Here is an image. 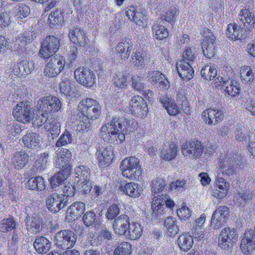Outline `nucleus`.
<instances>
[{"mask_svg": "<svg viewBox=\"0 0 255 255\" xmlns=\"http://www.w3.org/2000/svg\"><path fill=\"white\" fill-rule=\"evenodd\" d=\"M1 225V231L5 233L15 229L16 224L13 218H7L2 220Z\"/></svg>", "mask_w": 255, "mask_h": 255, "instance_id": "54", "label": "nucleus"}, {"mask_svg": "<svg viewBox=\"0 0 255 255\" xmlns=\"http://www.w3.org/2000/svg\"><path fill=\"white\" fill-rule=\"evenodd\" d=\"M15 17L18 19V22H22L24 18L26 17L30 13L29 7L24 4L21 3L16 5L13 10Z\"/></svg>", "mask_w": 255, "mask_h": 255, "instance_id": "38", "label": "nucleus"}, {"mask_svg": "<svg viewBox=\"0 0 255 255\" xmlns=\"http://www.w3.org/2000/svg\"><path fill=\"white\" fill-rule=\"evenodd\" d=\"M133 49V44L129 39H125L120 42L116 47L117 54L122 59L127 60L129 57L131 51Z\"/></svg>", "mask_w": 255, "mask_h": 255, "instance_id": "24", "label": "nucleus"}, {"mask_svg": "<svg viewBox=\"0 0 255 255\" xmlns=\"http://www.w3.org/2000/svg\"><path fill=\"white\" fill-rule=\"evenodd\" d=\"M44 128L49 131L53 138L57 137L60 132V125L57 120L53 118H49L45 123Z\"/></svg>", "mask_w": 255, "mask_h": 255, "instance_id": "33", "label": "nucleus"}, {"mask_svg": "<svg viewBox=\"0 0 255 255\" xmlns=\"http://www.w3.org/2000/svg\"><path fill=\"white\" fill-rule=\"evenodd\" d=\"M101 137L107 142L118 144L125 139L123 134H120L117 123V117L113 118L110 123L101 128Z\"/></svg>", "mask_w": 255, "mask_h": 255, "instance_id": "2", "label": "nucleus"}, {"mask_svg": "<svg viewBox=\"0 0 255 255\" xmlns=\"http://www.w3.org/2000/svg\"><path fill=\"white\" fill-rule=\"evenodd\" d=\"M228 83L230 84L225 86L226 89L225 91L232 97H235L238 95L240 93V89L238 84L236 82L234 83L233 82L231 81H229L228 82Z\"/></svg>", "mask_w": 255, "mask_h": 255, "instance_id": "59", "label": "nucleus"}, {"mask_svg": "<svg viewBox=\"0 0 255 255\" xmlns=\"http://www.w3.org/2000/svg\"><path fill=\"white\" fill-rule=\"evenodd\" d=\"M75 82L68 78L62 77L59 84L60 92L66 96H73L77 90L75 87Z\"/></svg>", "mask_w": 255, "mask_h": 255, "instance_id": "28", "label": "nucleus"}, {"mask_svg": "<svg viewBox=\"0 0 255 255\" xmlns=\"http://www.w3.org/2000/svg\"><path fill=\"white\" fill-rule=\"evenodd\" d=\"M240 248L245 255L251 254L255 250V234L253 230H249L245 232Z\"/></svg>", "mask_w": 255, "mask_h": 255, "instance_id": "16", "label": "nucleus"}, {"mask_svg": "<svg viewBox=\"0 0 255 255\" xmlns=\"http://www.w3.org/2000/svg\"><path fill=\"white\" fill-rule=\"evenodd\" d=\"M248 137L247 130L244 127H237L235 130V137L239 141H243Z\"/></svg>", "mask_w": 255, "mask_h": 255, "instance_id": "60", "label": "nucleus"}, {"mask_svg": "<svg viewBox=\"0 0 255 255\" xmlns=\"http://www.w3.org/2000/svg\"><path fill=\"white\" fill-rule=\"evenodd\" d=\"M202 116L206 124L211 125L217 124L222 121L224 118L223 112L218 109L210 108L205 110Z\"/></svg>", "mask_w": 255, "mask_h": 255, "instance_id": "18", "label": "nucleus"}, {"mask_svg": "<svg viewBox=\"0 0 255 255\" xmlns=\"http://www.w3.org/2000/svg\"><path fill=\"white\" fill-rule=\"evenodd\" d=\"M72 140L71 134L69 131H65L60 137L56 143L57 147L64 146L67 143H71Z\"/></svg>", "mask_w": 255, "mask_h": 255, "instance_id": "58", "label": "nucleus"}, {"mask_svg": "<svg viewBox=\"0 0 255 255\" xmlns=\"http://www.w3.org/2000/svg\"><path fill=\"white\" fill-rule=\"evenodd\" d=\"M69 36L73 43L81 46H84L89 42L85 33L82 29L79 28L70 30Z\"/></svg>", "mask_w": 255, "mask_h": 255, "instance_id": "23", "label": "nucleus"}, {"mask_svg": "<svg viewBox=\"0 0 255 255\" xmlns=\"http://www.w3.org/2000/svg\"><path fill=\"white\" fill-rule=\"evenodd\" d=\"M160 101L169 115L175 116L179 113V108L171 98L164 96L160 98Z\"/></svg>", "mask_w": 255, "mask_h": 255, "instance_id": "32", "label": "nucleus"}, {"mask_svg": "<svg viewBox=\"0 0 255 255\" xmlns=\"http://www.w3.org/2000/svg\"><path fill=\"white\" fill-rule=\"evenodd\" d=\"M122 189L125 194L129 197L136 198L140 196V190L136 183L133 182L127 183L124 187H122Z\"/></svg>", "mask_w": 255, "mask_h": 255, "instance_id": "35", "label": "nucleus"}, {"mask_svg": "<svg viewBox=\"0 0 255 255\" xmlns=\"http://www.w3.org/2000/svg\"><path fill=\"white\" fill-rule=\"evenodd\" d=\"M85 204L82 202H76L72 204L67 211V219L69 221L75 220L84 213Z\"/></svg>", "mask_w": 255, "mask_h": 255, "instance_id": "26", "label": "nucleus"}, {"mask_svg": "<svg viewBox=\"0 0 255 255\" xmlns=\"http://www.w3.org/2000/svg\"><path fill=\"white\" fill-rule=\"evenodd\" d=\"M29 156L25 151L16 152L12 157V165L16 169L23 168L28 161Z\"/></svg>", "mask_w": 255, "mask_h": 255, "instance_id": "29", "label": "nucleus"}, {"mask_svg": "<svg viewBox=\"0 0 255 255\" xmlns=\"http://www.w3.org/2000/svg\"><path fill=\"white\" fill-rule=\"evenodd\" d=\"M26 186L29 189L39 191H42L45 188L44 179L41 176L29 179L26 183Z\"/></svg>", "mask_w": 255, "mask_h": 255, "instance_id": "34", "label": "nucleus"}, {"mask_svg": "<svg viewBox=\"0 0 255 255\" xmlns=\"http://www.w3.org/2000/svg\"><path fill=\"white\" fill-rule=\"evenodd\" d=\"M54 163L55 167L60 169V171L66 172L67 174H70L71 166L70 164V161H68V159L65 158L64 160L57 157Z\"/></svg>", "mask_w": 255, "mask_h": 255, "instance_id": "47", "label": "nucleus"}, {"mask_svg": "<svg viewBox=\"0 0 255 255\" xmlns=\"http://www.w3.org/2000/svg\"><path fill=\"white\" fill-rule=\"evenodd\" d=\"M130 61L134 65H141L149 61V57L144 51H136L131 55Z\"/></svg>", "mask_w": 255, "mask_h": 255, "instance_id": "39", "label": "nucleus"}, {"mask_svg": "<svg viewBox=\"0 0 255 255\" xmlns=\"http://www.w3.org/2000/svg\"><path fill=\"white\" fill-rule=\"evenodd\" d=\"M48 21L50 27L61 25L64 21L62 13L58 9L52 10L49 15Z\"/></svg>", "mask_w": 255, "mask_h": 255, "instance_id": "37", "label": "nucleus"}, {"mask_svg": "<svg viewBox=\"0 0 255 255\" xmlns=\"http://www.w3.org/2000/svg\"><path fill=\"white\" fill-rule=\"evenodd\" d=\"M203 39L202 49L205 56L208 58L212 57L215 53V36L211 31L205 28L203 31Z\"/></svg>", "mask_w": 255, "mask_h": 255, "instance_id": "11", "label": "nucleus"}, {"mask_svg": "<svg viewBox=\"0 0 255 255\" xmlns=\"http://www.w3.org/2000/svg\"><path fill=\"white\" fill-rule=\"evenodd\" d=\"M126 14L128 19L132 20L139 26L144 27L147 25L146 11L144 8L141 7L135 8L131 6L127 10Z\"/></svg>", "mask_w": 255, "mask_h": 255, "instance_id": "15", "label": "nucleus"}, {"mask_svg": "<svg viewBox=\"0 0 255 255\" xmlns=\"http://www.w3.org/2000/svg\"><path fill=\"white\" fill-rule=\"evenodd\" d=\"M130 105L131 110L139 116H144L148 112L147 105L141 96H137L132 98Z\"/></svg>", "mask_w": 255, "mask_h": 255, "instance_id": "19", "label": "nucleus"}, {"mask_svg": "<svg viewBox=\"0 0 255 255\" xmlns=\"http://www.w3.org/2000/svg\"><path fill=\"white\" fill-rule=\"evenodd\" d=\"M177 70L179 76L183 80L188 81L193 78V77H194V71L192 67V66H187V69H186V70H184V69L179 68L178 69V70Z\"/></svg>", "mask_w": 255, "mask_h": 255, "instance_id": "53", "label": "nucleus"}, {"mask_svg": "<svg viewBox=\"0 0 255 255\" xmlns=\"http://www.w3.org/2000/svg\"><path fill=\"white\" fill-rule=\"evenodd\" d=\"M165 185V181L162 178L158 177L152 180L151 190L154 193H158L163 191Z\"/></svg>", "mask_w": 255, "mask_h": 255, "instance_id": "56", "label": "nucleus"}, {"mask_svg": "<svg viewBox=\"0 0 255 255\" xmlns=\"http://www.w3.org/2000/svg\"><path fill=\"white\" fill-rule=\"evenodd\" d=\"M238 155L235 153L222 155L219 163V174L222 173L224 177L233 176L236 173L235 162Z\"/></svg>", "mask_w": 255, "mask_h": 255, "instance_id": "4", "label": "nucleus"}, {"mask_svg": "<svg viewBox=\"0 0 255 255\" xmlns=\"http://www.w3.org/2000/svg\"><path fill=\"white\" fill-rule=\"evenodd\" d=\"M67 200H65L63 196L53 194L49 196L46 200V207L49 210L54 213L59 211L67 205Z\"/></svg>", "mask_w": 255, "mask_h": 255, "instance_id": "17", "label": "nucleus"}, {"mask_svg": "<svg viewBox=\"0 0 255 255\" xmlns=\"http://www.w3.org/2000/svg\"><path fill=\"white\" fill-rule=\"evenodd\" d=\"M174 205V201L167 195H161L154 197L151 204L152 216L157 219L161 215L164 213V210L166 207L171 208L173 207Z\"/></svg>", "mask_w": 255, "mask_h": 255, "instance_id": "6", "label": "nucleus"}, {"mask_svg": "<svg viewBox=\"0 0 255 255\" xmlns=\"http://www.w3.org/2000/svg\"><path fill=\"white\" fill-rule=\"evenodd\" d=\"M152 31L156 39H162L165 38L168 35L167 30L164 26L159 24L153 26Z\"/></svg>", "mask_w": 255, "mask_h": 255, "instance_id": "50", "label": "nucleus"}, {"mask_svg": "<svg viewBox=\"0 0 255 255\" xmlns=\"http://www.w3.org/2000/svg\"><path fill=\"white\" fill-rule=\"evenodd\" d=\"M46 115L47 113H46L45 114H37L35 118H34L33 116H32V120H33L32 125L33 127L39 128L42 126H44V127L45 128V123L49 119V118H48Z\"/></svg>", "mask_w": 255, "mask_h": 255, "instance_id": "55", "label": "nucleus"}, {"mask_svg": "<svg viewBox=\"0 0 255 255\" xmlns=\"http://www.w3.org/2000/svg\"><path fill=\"white\" fill-rule=\"evenodd\" d=\"M132 87L137 91H142L144 88L145 79L141 76L133 75L131 77Z\"/></svg>", "mask_w": 255, "mask_h": 255, "instance_id": "51", "label": "nucleus"}, {"mask_svg": "<svg viewBox=\"0 0 255 255\" xmlns=\"http://www.w3.org/2000/svg\"><path fill=\"white\" fill-rule=\"evenodd\" d=\"M229 213V209L225 206H219L214 211L211 220V224L214 229H219L225 224Z\"/></svg>", "mask_w": 255, "mask_h": 255, "instance_id": "13", "label": "nucleus"}, {"mask_svg": "<svg viewBox=\"0 0 255 255\" xmlns=\"http://www.w3.org/2000/svg\"><path fill=\"white\" fill-rule=\"evenodd\" d=\"M78 109L86 119L96 120L100 115V105L96 100L87 98L82 100L78 105Z\"/></svg>", "mask_w": 255, "mask_h": 255, "instance_id": "3", "label": "nucleus"}, {"mask_svg": "<svg viewBox=\"0 0 255 255\" xmlns=\"http://www.w3.org/2000/svg\"><path fill=\"white\" fill-rule=\"evenodd\" d=\"M129 225L128 217L126 215H122L115 219L113 226L117 234L126 235Z\"/></svg>", "mask_w": 255, "mask_h": 255, "instance_id": "20", "label": "nucleus"}, {"mask_svg": "<svg viewBox=\"0 0 255 255\" xmlns=\"http://www.w3.org/2000/svg\"><path fill=\"white\" fill-rule=\"evenodd\" d=\"M177 147L173 143L167 145H164L160 152L161 157L167 161H170L175 158L177 155Z\"/></svg>", "mask_w": 255, "mask_h": 255, "instance_id": "30", "label": "nucleus"}, {"mask_svg": "<svg viewBox=\"0 0 255 255\" xmlns=\"http://www.w3.org/2000/svg\"><path fill=\"white\" fill-rule=\"evenodd\" d=\"M131 245L128 242L121 243L116 248L114 255H129L131 253Z\"/></svg>", "mask_w": 255, "mask_h": 255, "instance_id": "49", "label": "nucleus"}, {"mask_svg": "<svg viewBox=\"0 0 255 255\" xmlns=\"http://www.w3.org/2000/svg\"><path fill=\"white\" fill-rule=\"evenodd\" d=\"M75 172L76 175V178L79 179L77 181L85 182L89 180L90 170L89 167L84 165H80L76 167Z\"/></svg>", "mask_w": 255, "mask_h": 255, "instance_id": "40", "label": "nucleus"}, {"mask_svg": "<svg viewBox=\"0 0 255 255\" xmlns=\"http://www.w3.org/2000/svg\"><path fill=\"white\" fill-rule=\"evenodd\" d=\"M177 244L181 250L188 251L192 247L193 237L187 234L180 235L177 240Z\"/></svg>", "mask_w": 255, "mask_h": 255, "instance_id": "36", "label": "nucleus"}, {"mask_svg": "<svg viewBox=\"0 0 255 255\" xmlns=\"http://www.w3.org/2000/svg\"><path fill=\"white\" fill-rule=\"evenodd\" d=\"M25 222L28 235H34L39 233L42 229V222L38 217L27 216Z\"/></svg>", "mask_w": 255, "mask_h": 255, "instance_id": "21", "label": "nucleus"}, {"mask_svg": "<svg viewBox=\"0 0 255 255\" xmlns=\"http://www.w3.org/2000/svg\"><path fill=\"white\" fill-rule=\"evenodd\" d=\"M128 230V235L132 240L139 238L142 233V228L140 224L138 223H132L130 224Z\"/></svg>", "mask_w": 255, "mask_h": 255, "instance_id": "41", "label": "nucleus"}, {"mask_svg": "<svg viewBox=\"0 0 255 255\" xmlns=\"http://www.w3.org/2000/svg\"><path fill=\"white\" fill-rule=\"evenodd\" d=\"M219 236L227 238L228 240H230L235 243L237 240L238 234L236 230L233 228H225L220 232Z\"/></svg>", "mask_w": 255, "mask_h": 255, "instance_id": "48", "label": "nucleus"}, {"mask_svg": "<svg viewBox=\"0 0 255 255\" xmlns=\"http://www.w3.org/2000/svg\"><path fill=\"white\" fill-rule=\"evenodd\" d=\"M70 174H67L63 171H59L50 178L51 186L55 189L61 185Z\"/></svg>", "mask_w": 255, "mask_h": 255, "instance_id": "43", "label": "nucleus"}, {"mask_svg": "<svg viewBox=\"0 0 255 255\" xmlns=\"http://www.w3.org/2000/svg\"><path fill=\"white\" fill-rule=\"evenodd\" d=\"M83 220L85 226H93L96 222V214L93 212L88 211L84 215Z\"/></svg>", "mask_w": 255, "mask_h": 255, "instance_id": "57", "label": "nucleus"}, {"mask_svg": "<svg viewBox=\"0 0 255 255\" xmlns=\"http://www.w3.org/2000/svg\"><path fill=\"white\" fill-rule=\"evenodd\" d=\"M10 23L9 13L4 11L0 12V30L7 27Z\"/></svg>", "mask_w": 255, "mask_h": 255, "instance_id": "63", "label": "nucleus"}, {"mask_svg": "<svg viewBox=\"0 0 255 255\" xmlns=\"http://www.w3.org/2000/svg\"><path fill=\"white\" fill-rule=\"evenodd\" d=\"M203 147L199 141H187L182 146L181 150L184 156L191 158H199L203 152Z\"/></svg>", "mask_w": 255, "mask_h": 255, "instance_id": "14", "label": "nucleus"}, {"mask_svg": "<svg viewBox=\"0 0 255 255\" xmlns=\"http://www.w3.org/2000/svg\"><path fill=\"white\" fill-rule=\"evenodd\" d=\"M117 123L119 132L120 134L125 135L133 131L135 128L134 122L132 121L128 120L125 117H117Z\"/></svg>", "mask_w": 255, "mask_h": 255, "instance_id": "25", "label": "nucleus"}, {"mask_svg": "<svg viewBox=\"0 0 255 255\" xmlns=\"http://www.w3.org/2000/svg\"><path fill=\"white\" fill-rule=\"evenodd\" d=\"M164 226L167 229V233L169 236L177 234L179 231L176 220L172 217H169L165 220Z\"/></svg>", "mask_w": 255, "mask_h": 255, "instance_id": "42", "label": "nucleus"}, {"mask_svg": "<svg viewBox=\"0 0 255 255\" xmlns=\"http://www.w3.org/2000/svg\"><path fill=\"white\" fill-rule=\"evenodd\" d=\"M217 69L213 66L209 65H205L201 71V76L207 80H213L217 75Z\"/></svg>", "mask_w": 255, "mask_h": 255, "instance_id": "44", "label": "nucleus"}, {"mask_svg": "<svg viewBox=\"0 0 255 255\" xmlns=\"http://www.w3.org/2000/svg\"><path fill=\"white\" fill-rule=\"evenodd\" d=\"M234 244L232 241L219 235L218 245L222 249L228 250L233 246Z\"/></svg>", "mask_w": 255, "mask_h": 255, "instance_id": "62", "label": "nucleus"}, {"mask_svg": "<svg viewBox=\"0 0 255 255\" xmlns=\"http://www.w3.org/2000/svg\"><path fill=\"white\" fill-rule=\"evenodd\" d=\"M178 13V10L176 7H172L162 15L161 18L168 22H172L175 20L176 16Z\"/></svg>", "mask_w": 255, "mask_h": 255, "instance_id": "52", "label": "nucleus"}, {"mask_svg": "<svg viewBox=\"0 0 255 255\" xmlns=\"http://www.w3.org/2000/svg\"><path fill=\"white\" fill-rule=\"evenodd\" d=\"M31 109L29 102H22L17 104L13 108L12 115L17 121L23 123H28L32 118Z\"/></svg>", "mask_w": 255, "mask_h": 255, "instance_id": "8", "label": "nucleus"}, {"mask_svg": "<svg viewBox=\"0 0 255 255\" xmlns=\"http://www.w3.org/2000/svg\"><path fill=\"white\" fill-rule=\"evenodd\" d=\"M240 77L242 82L244 84L252 83L254 80V74L251 69L248 66L241 69Z\"/></svg>", "mask_w": 255, "mask_h": 255, "instance_id": "46", "label": "nucleus"}, {"mask_svg": "<svg viewBox=\"0 0 255 255\" xmlns=\"http://www.w3.org/2000/svg\"><path fill=\"white\" fill-rule=\"evenodd\" d=\"M38 111L47 113L49 112H58L62 104L58 98L52 96L41 97L38 103Z\"/></svg>", "mask_w": 255, "mask_h": 255, "instance_id": "9", "label": "nucleus"}, {"mask_svg": "<svg viewBox=\"0 0 255 255\" xmlns=\"http://www.w3.org/2000/svg\"><path fill=\"white\" fill-rule=\"evenodd\" d=\"M114 83L117 87L124 88L128 85L127 77L124 74H117L114 79Z\"/></svg>", "mask_w": 255, "mask_h": 255, "instance_id": "61", "label": "nucleus"}, {"mask_svg": "<svg viewBox=\"0 0 255 255\" xmlns=\"http://www.w3.org/2000/svg\"><path fill=\"white\" fill-rule=\"evenodd\" d=\"M120 169L123 176L131 180L139 179L142 173L139 160L134 156L123 159L121 163Z\"/></svg>", "mask_w": 255, "mask_h": 255, "instance_id": "1", "label": "nucleus"}, {"mask_svg": "<svg viewBox=\"0 0 255 255\" xmlns=\"http://www.w3.org/2000/svg\"><path fill=\"white\" fill-rule=\"evenodd\" d=\"M33 246L39 254H45L50 250L51 244L45 237H40L36 238Z\"/></svg>", "mask_w": 255, "mask_h": 255, "instance_id": "31", "label": "nucleus"}, {"mask_svg": "<svg viewBox=\"0 0 255 255\" xmlns=\"http://www.w3.org/2000/svg\"><path fill=\"white\" fill-rule=\"evenodd\" d=\"M74 76L76 81L85 87H91L96 82V76L93 71L84 67L76 69Z\"/></svg>", "mask_w": 255, "mask_h": 255, "instance_id": "12", "label": "nucleus"}, {"mask_svg": "<svg viewBox=\"0 0 255 255\" xmlns=\"http://www.w3.org/2000/svg\"><path fill=\"white\" fill-rule=\"evenodd\" d=\"M65 64V60L62 57H52L46 64L44 73L47 77H55L64 69Z\"/></svg>", "mask_w": 255, "mask_h": 255, "instance_id": "10", "label": "nucleus"}, {"mask_svg": "<svg viewBox=\"0 0 255 255\" xmlns=\"http://www.w3.org/2000/svg\"><path fill=\"white\" fill-rule=\"evenodd\" d=\"M60 40L53 35L47 36L41 43L39 55L43 58H48L54 55L59 49Z\"/></svg>", "mask_w": 255, "mask_h": 255, "instance_id": "7", "label": "nucleus"}, {"mask_svg": "<svg viewBox=\"0 0 255 255\" xmlns=\"http://www.w3.org/2000/svg\"><path fill=\"white\" fill-rule=\"evenodd\" d=\"M62 191L64 194L62 196L67 197H72L74 195L76 192V188L74 185L72 183H68L65 184L63 188Z\"/></svg>", "mask_w": 255, "mask_h": 255, "instance_id": "64", "label": "nucleus"}, {"mask_svg": "<svg viewBox=\"0 0 255 255\" xmlns=\"http://www.w3.org/2000/svg\"><path fill=\"white\" fill-rule=\"evenodd\" d=\"M239 20L243 23L245 31H251L255 23L254 14L248 9H242L239 14Z\"/></svg>", "mask_w": 255, "mask_h": 255, "instance_id": "22", "label": "nucleus"}, {"mask_svg": "<svg viewBox=\"0 0 255 255\" xmlns=\"http://www.w3.org/2000/svg\"><path fill=\"white\" fill-rule=\"evenodd\" d=\"M22 142L27 148L34 149L40 146L41 138L35 132H28L23 136Z\"/></svg>", "mask_w": 255, "mask_h": 255, "instance_id": "27", "label": "nucleus"}, {"mask_svg": "<svg viewBox=\"0 0 255 255\" xmlns=\"http://www.w3.org/2000/svg\"><path fill=\"white\" fill-rule=\"evenodd\" d=\"M56 245L60 250H67L75 245L77 235L71 230H62L56 234Z\"/></svg>", "mask_w": 255, "mask_h": 255, "instance_id": "5", "label": "nucleus"}, {"mask_svg": "<svg viewBox=\"0 0 255 255\" xmlns=\"http://www.w3.org/2000/svg\"><path fill=\"white\" fill-rule=\"evenodd\" d=\"M112 152L111 148H106L102 152V153L98 155V161L102 166H107L109 164L112 159Z\"/></svg>", "mask_w": 255, "mask_h": 255, "instance_id": "45", "label": "nucleus"}]
</instances>
